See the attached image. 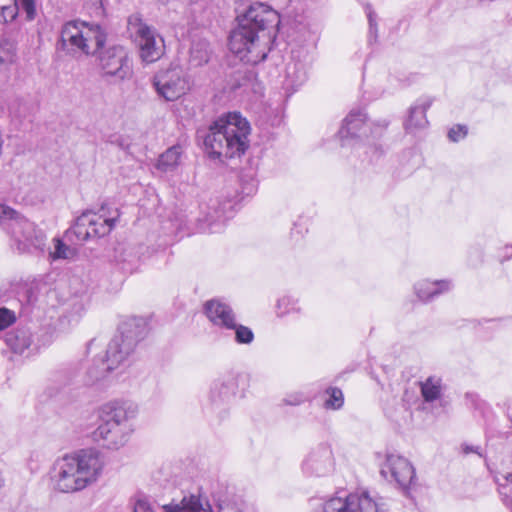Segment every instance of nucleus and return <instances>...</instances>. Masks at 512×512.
I'll return each mask as SVG.
<instances>
[{"label":"nucleus","instance_id":"6e6552de","mask_svg":"<svg viewBox=\"0 0 512 512\" xmlns=\"http://www.w3.org/2000/svg\"><path fill=\"white\" fill-rule=\"evenodd\" d=\"M128 29L135 34L140 57L146 63H153L164 54V40L155 29L142 22L139 14H133L127 21Z\"/></svg>","mask_w":512,"mask_h":512},{"label":"nucleus","instance_id":"b1692460","mask_svg":"<svg viewBox=\"0 0 512 512\" xmlns=\"http://www.w3.org/2000/svg\"><path fill=\"white\" fill-rule=\"evenodd\" d=\"M181 154L182 150L179 145L168 148L160 155L157 162V169L162 172L173 171L180 163Z\"/></svg>","mask_w":512,"mask_h":512},{"label":"nucleus","instance_id":"f8f14e48","mask_svg":"<svg viewBox=\"0 0 512 512\" xmlns=\"http://www.w3.org/2000/svg\"><path fill=\"white\" fill-rule=\"evenodd\" d=\"M321 512H381V505L363 492L330 498L323 504Z\"/></svg>","mask_w":512,"mask_h":512},{"label":"nucleus","instance_id":"a211bd4d","mask_svg":"<svg viewBox=\"0 0 512 512\" xmlns=\"http://www.w3.org/2000/svg\"><path fill=\"white\" fill-rule=\"evenodd\" d=\"M237 387L234 373L229 372L216 378L210 387L209 399L215 408L227 404L234 395Z\"/></svg>","mask_w":512,"mask_h":512},{"label":"nucleus","instance_id":"58836bf2","mask_svg":"<svg viewBox=\"0 0 512 512\" xmlns=\"http://www.w3.org/2000/svg\"><path fill=\"white\" fill-rule=\"evenodd\" d=\"M208 62V54L206 51L201 52L199 56V61L197 64H202Z\"/></svg>","mask_w":512,"mask_h":512},{"label":"nucleus","instance_id":"ea45409f","mask_svg":"<svg viewBox=\"0 0 512 512\" xmlns=\"http://www.w3.org/2000/svg\"><path fill=\"white\" fill-rule=\"evenodd\" d=\"M219 512H229V508L227 506L220 505Z\"/></svg>","mask_w":512,"mask_h":512},{"label":"nucleus","instance_id":"5701e85b","mask_svg":"<svg viewBox=\"0 0 512 512\" xmlns=\"http://www.w3.org/2000/svg\"><path fill=\"white\" fill-rule=\"evenodd\" d=\"M31 336L28 329H17L6 334L5 342L14 353L23 354L31 346Z\"/></svg>","mask_w":512,"mask_h":512},{"label":"nucleus","instance_id":"ddd939ff","mask_svg":"<svg viewBox=\"0 0 512 512\" xmlns=\"http://www.w3.org/2000/svg\"><path fill=\"white\" fill-rule=\"evenodd\" d=\"M200 215L198 217H191L188 215L181 219L179 228L192 230L191 225L196 222V228L200 232L214 231V226L226 220L224 207L220 206L217 199H210L207 203L199 205Z\"/></svg>","mask_w":512,"mask_h":512},{"label":"nucleus","instance_id":"f704fd0d","mask_svg":"<svg viewBox=\"0 0 512 512\" xmlns=\"http://www.w3.org/2000/svg\"><path fill=\"white\" fill-rule=\"evenodd\" d=\"M365 11L367 14L368 22H369V32L370 35L377 37V22H376V14L374 10L372 9V6L370 4H366Z\"/></svg>","mask_w":512,"mask_h":512},{"label":"nucleus","instance_id":"9b49d317","mask_svg":"<svg viewBox=\"0 0 512 512\" xmlns=\"http://www.w3.org/2000/svg\"><path fill=\"white\" fill-rule=\"evenodd\" d=\"M153 86L166 101H175L189 90V81L181 67L171 66L155 74Z\"/></svg>","mask_w":512,"mask_h":512},{"label":"nucleus","instance_id":"c85d7f7f","mask_svg":"<svg viewBox=\"0 0 512 512\" xmlns=\"http://www.w3.org/2000/svg\"><path fill=\"white\" fill-rule=\"evenodd\" d=\"M297 300L291 296H283L277 301V314L284 316L293 311H299L297 308Z\"/></svg>","mask_w":512,"mask_h":512},{"label":"nucleus","instance_id":"72a5a7b5","mask_svg":"<svg viewBox=\"0 0 512 512\" xmlns=\"http://www.w3.org/2000/svg\"><path fill=\"white\" fill-rule=\"evenodd\" d=\"M467 132L465 125H455L448 131V138L452 142H458L466 137Z\"/></svg>","mask_w":512,"mask_h":512},{"label":"nucleus","instance_id":"c9c22d12","mask_svg":"<svg viewBox=\"0 0 512 512\" xmlns=\"http://www.w3.org/2000/svg\"><path fill=\"white\" fill-rule=\"evenodd\" d=\"M306 400H307V396L304 393L295 392V393L287 395V397L284 399V402L287 405L298 406V405L304 403Z\"/></svg>","mask_w":512,"mask_h":512},{"label":"nucleus","instance_id":"7ed1b4c3","mask_svg":"<svg viewBox=\"0 0 512 512\" xmlns=\"http://www.w3.org/2000/svg\"><path fill=\"white\" fill-rule=\"evenodd\" d=\"M102 468L103 462L98 451L81 450L57 459L53 465L51 478L56 490L71 493L95 482Z\"/></svg>","mask_w":512,"mask_h":512},{"label":"nucleus","instance_id":"473e14b6","mask_svg":"<svg viewBox=\"0 0 512 512\" xmlns=\"http://www.w3.org/2000/svg\"><path fill=\"white\" fill-rule=\"evenodd\" d=\"M16 321V314L13 310L0 307V330H3Z\"/></svg>","mask_w":512,"mask_h":512},{"label":"nucleus","instance_id":"4c0bfd02","mask_svg":"<svg viewBox=\"0 0 512 512\" xmlns=\"http://www.w3.org/2000/svg\"><path fill=\"white\" fill-rule=\"evenodd\" d=\"M463 452L465 454H469V453L473 452V453H477L478 455L481 456V453L479 452V447H473V446L466 445L463 447Z\"/></svg>","mask_w":512,"mask_h":512},{"label":"nucleus","instance_id":"20e7f679","mask_svg":"<svg viewBox=\"0 0 512 512\" xmlns=\"http://www.w3.org/2000/svg\"><path fill=\"white\" fill-rule=\"evenodd\" d=\"M137 415V407L126 400H113L98 409L100 424L93 431L92 438L104 448L118 450L129 440Z\"/></svg>","mask_w":512,"mask_h":512},{"label":"nucleus","instance_id":"423d86ee","mask_svg":"<svg viewBox=\"0 0 512 512\" xmlns=\"http://www.w3.org/2000/svg\"><path fill=\"white\" fill-rule=\"evenodd\" d=\"M0 226L14 241L20 253L31 248L42 249L45 245V234L13 208L0 204Z\"/></svg>","mask_w":512,"mask_h":512},{"label":"nucleus","instance_id":"39448f33","mask_svg":"<svg viewBox=\"0 0 512 512\" xmlns=\"http://www.w3.org/2000/svg\"><path fill=\"white\" fill-rule=\"evenodd\" d=\"M148 334V322L143 317H131L121 323L106 350V359L95 362L87 371L88 383L93 384L116 369Z\"/></svg>","mask_w":512,"mask_h":512},{"label":"nucleus","instance_id":"4468645a","mask_svg":"<svg viewBox=\"0 0 512 512\" xmlns=\"http://www.w3.org/2000/svg\"><path fill=\"white\" fill-rule=\"evenodd\" d=\"M99 64L106 75L124 80L132 75V66L124 47L111 46L98 54Z\"/></svg>","mask_w":512,"mask_h":512},{"label":"nucleus","instance_id":"c756f323","mask_svg":"<svg viewBox=\"0 0 512 512\" xmlns=\"http://www.w3.org/2000/svg\"><path fill=\"white\" fill-rule=\"evenodd\" d=\"M287 78L291 80V85L298 87L306 81L307 76L303 68L298 69L297 64L293 66L289 64L287 67Z\"/></svg>","mask_w":512,"mask_h":512},{"label":"nucleus","instance_id":"aec40b11","mask_svg":"<svg viewBox=\"0 0 512 512\" xmlns=\"http://www.w3.org/2000/svg\"><path fill=\"white\" fill-rule=\"evenodd\" d=\"M165 512H212L209 501L200 494L183 496L179 502L172 501L163 506Z\"/></svg>","mask_w":512,"mask_h":512},{"label":"nucleus","instance_id":"2f4dec72","mask_svg":"<svg viewBox=\"0 0 512 512\" xmlns=\"http://www.w3.org/2000/svg\"><path fill=\"white\" fill-rule=\"evenodd\" d=\"M19 12L18 1H15L14 5L3 6L0 12V22L9 23L12 22Z\"/></svg>","mask_w":512,"mask_h":512},{"label":"nucleus","instance_id":"412c9836","mask_svg":"<svg viewBox=\"0 0 512 512\" xmlns=\"http://www.w3.org/2000/svg\"><path fill=\"white\" fill-rule=\"evenodd\" d=\"M83 42L88 47L83 49V54L94 55L99 54L106 42V34L98 24H89L82 22Z\"/></svg>","mask_w":512,"mask_h":512},{"label":"nucleus","instance_id":"7c9ffc66","mask_svg":"<svg viewBox=\"0 0 512 512\" xmlns=\"http://www.w3.org/2000/svg\"><path fill=\"white\" fill-rule=\"evenodd\" d=\"M51 255L54 259H68L73 255V250L62 240L55 239L54 251Z\"/></svg>","mask_w":512,"mask_h":512},{"label":"nucleus","instance_id":"1a4fd4ad","mask_svg":"<svg viewBox=\"0 0 512 512\" xmlns=\"http://www.w3.org/2000/svg\"><path fill=\"white\" fill-rule=\"evenodd\" d=\"M388 122L383 120L372 127L367 122L366 114L362 110H353L344 119L343 125L339 130V137L341 145L346 146L349 144V140L358 139L360 141L365 140L370 143L369 138L371 134L372 138H378L382 135L383 131L387 128Z\"/></svg>","mask_w":512,"mask_h":512},{"label":"nucleus","instance_id":"a19ab883","mask_svg":"<svg viewBox=\"0 0 512 512\" xmlns=\"http://www.w3.org/2000/svg\"><path fill=\"white\" fill-rule=\"evenodd\" d=\"M194 53H195V50H194V48H192V50H191L192 56L194 55Z\"/></svg>","mask_w":512,"mask_h":512},{"label":"nucleus","instance_id":"dca6fc26","mask_svg":"<svg viewBox=\"0 0 512 512\" xmlns=\"http://www.w3.org/2000/svg\"><path fill=\"white\" fill-rule=\"evenodd\" d=\"M82 21H69L65 23L60 32V38L57 42V49L68 55H77L83 53V49L88 45L83 42Z\"/></svg>","mask_w":512,"mask_h":512},{"label":"nucleus","instance_id":"2eb2a0df","mask_svg":"<svg viewBox=\"0 0 512 512\" xmlns=\"http://www.w3.org/2000/svg\"><path fill=\"white\" fill-rule=\"evenodd\" d=\"M381 476L389 482L394 481L399 487L406 489L415 478V470L404 457L389 454L380 469Z\"/></svg>","mask_w":512,"mask_h":512},{"label":"nucleus","instance_id":"f3484780","mask_svg":"<svg viewBox=\"0 0 512 512\" xmlns=\"http://www.w3.org/2000/svg\"><path fill=\"white\" fill-rule=\"evenodd\" d=\"M204 313L214 326L222 330L230 329L237 320L230 305L219 299L207 301L204 305Z\"/></svg>","mask_w":512,"mask_h":512},{"label":"nucleus","instance_id":"393cba45","mask_svg":"<svg viewBox=\"0 0 512 512\" xmlns=\"http://www.w3.org/2000/svg\"><path fill=\"white\" fill-rule=\"evenodd\" d=\"M16 59V44L5 33H0V67L12 64Z\"/></svg>","mask_w":512,"mask_h":512},{"label":"nucleus","instance_id":"f03ea898","mask_svg":"<svg viewBox=\"0 0 512 512\" xmlns=\"http://www.w3.org/2000/svg\"><path fill=\"white\" fill-rule=\"evenodd\" d=\"M249 122L238 112L223 114L202 135L208 155L214 159L240 157L249 146Z\"/></svg>","mask_w":512,"mask_h":512},{"label":"nucleus","instance_id":"f257e3e1","mask_svg":"<svg viewBox=\"0 0 512 512\" xmlns=\"http://www.w3.org/2000/svg\"><path fill=\"white\" fill-rule=\"evenodd\" d=\"M237 20L238 26L229 36L230 51L248 64L264 61L276 40L279 13L265 3L255 2Z\"/></svg>","mask_w":512,"mask_h":512},{"label":"nucleus","instance_id":"9d476101","mask_svg":"<svg viewBox=\"0 0 512 512\" xmlns=\"http://www.w3.org/2000/svg\"><path fill=\"white\" fill-rule=\"evenodd\" d=\"M335 469V457L332 447L321 442L311 447L301 463V471L306 477H326Z\"/></svg>","mask_w":512,"mask_h":512},{"label":"nucleus","instance_id":"e433bc0d","mask_svg":"<svg viewBox=\"0 0 512 512\" xmlns=\"http://www.w3.org/2000/svg\"><path fill=\"white\" fill-rule=\"evenodd\" d=\"M134 512H154L146 499H138L134 505Z\"/></svg>","mask_w":512,"mask_h":512},{"label":"nucleus","instance_id":"6ab92c4d","mask_svg":"<svg viewBox=\"0 0 512 512\" xmlns=\"http://www.w3.org/2000/svg\"><path fill=\"white\" fill-rule=\"evenodd\" d=\"M431 105L432 99L420 98L409 108L408 117L404 122V128L407 132L414 133L427 127L426 113Z\"/></svg>","mask_w":512,"mask_h":512},{"label":"nucleus","instance_id":"4be33fe9","mask_svg":"<svg viewBox=\"0 0 512 512\" xmlns=\"http://www.w3.org/2000/svg\"><path fill=\"white\" fill-rule=\"evenodd\" d=\"M452 282L450 280H421L418 281L415 286V294L423 301L427 302L433 300L435 297L448 292L452 289Z\"/></svg>","mask_w":512,"mask_h":512},{"label":"nucleus","instance_id":"0eeeda50","mask_svg":"<svg viewBox=\"0 0 512 512\" xmlns=\"http://www.w3.org/2000/svg\"><path fill=\"white\" fill-rule=\"evenodd\" d=\"M118 218V209L110 211L102 205L97 212H83L67 231V235L73 234L79 241L100 238L110 233Z\"/></svg>","mask_w":512,"mask_h":512},{"label":"nucleus","instance_id":"bb28decb","mask_svg":"<svg viewBox=\"0 0 512 512\" xmlns=\"http://www.w3.org/2000/svg\"><path fill=\"white\" fill-rule=\"evenodd\" d=\"M232 326L229 330L234 331V339L237 344L249 345L254 341L255 336L251 328L238 323L237 320Z\"/></svg>","mask_w":512,"mask_h":512},{"label":"nucleus","instance_id":"a878e982","mask_svg":"<svg viewBox=\"0 0 512 512\" xmlns=\"http://www.w3.org/2000/svg\"><path fill=\"white\" fill-rule=\"evenodd\" d=\"M421 395L425 402H433L441 396V379L437 377H428L421 382Z\"/></svg>","mask_w":512,"mask_h":512},{"label":"nucleus","instance_id":"cd10ccee","mask_svg":"<svg viewBox=\"0 0 512 512\" xmlns=\"http://www.w3.org/2000/svg\"><path fill=\"white\" fill-rule=\"evenodd\" d=\"M328 399H326L324 406L327 409L337 410L340 409L344 404V397L341 389L337 387H329L326 390Z\"/></svg>","mask_w":512,"mask_h":512}]
</instances>
